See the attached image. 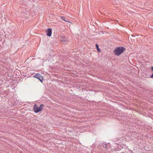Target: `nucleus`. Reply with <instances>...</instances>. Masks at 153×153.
<instances>
[{"label": "nucleus", "mask_w": 153, "mask_h": 153, "mask_svg": "<svg viewBox=\"0 0 153 153\" xmlns=\"http://www.w3.org/2000/svg\"><path fill=\"white\" fill-rule=\"evenodd\" d=\"M125 49L124 47H120L117 48L114 51V53L117 56L120 55L125 50Z\"/></svg>", "instance_id": "obj_1"}, {"label": "nucleus", "mask_w": 153, "mask_h": 153, "mask_svg": "<svg viewBox=\"0 0 153 153\" xmlns=\"http://www.w3.org/2000/svg\"><path fill=\"white\" fill-rule=\"evenodd\" d=\"M44 105L43 104H41L39 107L38 106L35 104L33 106V110L34 111L37 113L42 110V108L44 107Z\"/></svg>", "instance_id": "obj_2"}, {"label": "nucleus", "mask_w": 153, "mask_h": 153, "mask_svg": "<svg viewBox=\"0 0 153 153\" xmlns=\"http://www.w3.org/2000/svg\"><path fill=\"white\" fill-rule=\"evenodd\" d=\"M47 35L48 36H51L52 34V29L49 28L47 31Z\"/></svg>", "instance_id": "obj_3"}, {"label": "nucleus", "mask_w": 153, "mask_h": 153, "mask_svg": "<svg viewBox=\"0 0 153 153\" xmlns=\"http://www.w3.org/2000/svg\"><path fill=\"white\" fill-rule=\"evenodd\" d=\"M102 145L103 146L104 148H107V143H102Z\"/></svg>", "instance_id": "obj_4"}, {"label": "nucleus", "mask_w": 153, "mask_h": 153, "mask_svg": "<svg viewBox=\"0 0 153 153\" xmlns=\"http://www.w3.org/2000/svg\"><path fill=\"white\" fill-rule=\"evenodd\" d=\"M96 46L97 50L99 52H100V50L99 49L98 45L97 44H96Z\"/></svg>", "instance_id": "obj_5"}, {"label": "nucleus", "mask_w": 153, "mask_h": 153, "mask_svg": "<svg viewBox=\"0 0 153 153\" xmlns=\"http://www.w3.org/2000/svg\"><path fill=\"white\" fill-rule=\"evenodd\" d=\"M34 77L36 78L37 77H40V74H37L35 76H34Z\"/></svg>", "instance_id": "obj_6"}, {"label": "nucleus", "mask_w": 153, "mask_h": 153, "mask_svg": "<svg viewBox=\"0 0 153 153\" xmlns=\"http://www.w3.org/2000/svg\"><path fill=\"white\" fill-rule=\"evenodd\" d=\"M61 19L63 21L66 22H68L67 20H66L65 19V18L63 17H61Z\"/></svg>", "instance_id": "obj_7"}, {"label": "nucleus", "mask_w": 153, "mask_h": 153, "mask_svg": "<svg viewBox=\"0 0 153 153\" xmlns=\"http://www.w3.org/2000/svg\"><path fill=\"white\" fill-rule=\"evenodd\" d=\"M37 78L39 80H40V81H42L43 80L42 79H41V78L42 79V78L41 77H37Z\"/></svg>", "instance_id": "obj_8"}, {"label": "nucleus", "mask_w": 153, "mask_h": 153, "mask_svg": "<svg viewBox=\"0 0 153 153\" xmlns=\"http://www.w3.org/2000/svg\"><path fill=\"white\" fill-rule=\"evenodd\" d=\"M150 78H153V73L150 76Z\"/></svg>", "instance_id": "obj_9"}, {"label": "nucleus", "mask_w": 153, "mask_h": 153, "mask_svg": "<svg viewBox=\"0 0 153 153\" xmlns=\"http://www.w3.org/2000/svg\"><path fill=\"white\" fill-rule=\"evenodd\" d=\"M151 70L153 71V67H151Z\"/></svg>", "instance_id": "obj_10"}]
</instances>
